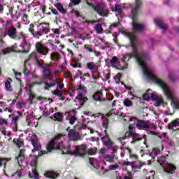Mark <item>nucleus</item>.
I'll list each match as a JSON object with an SVG mask.
<instances>
[{"label": "nucleus", "mask_w": 179, "mask_h": 179, "mask_svg": "<svg viewBox=\"0 0 179 179\" xmlns=\"http://www.w3.org/2000/svg\"><path fill=\"white\" fill-rule=\"evenodd\" d=\"M127 36L131 44L132 53H127L124 55L122 59V63L125 64L127 58H128V61H129L131 58H136L138 65H140V66L143 68L144 75H145V76H147V78H148L150 80H152V82H154L155 83H157V85H159V86H160V87H162V89L163 90L165 96H166L167 99L171 100L173 99V95L171 94V91L169 88H168L166 83H164V82H163L159 78L151 74L150 71H149V70L145 66V62L149 59V55L145 52H141L138 54V47L136 46V36L131 34H128Z\"/></svg>", "instance_id": "f257e3e1"}, {"label": "nucleus", "mask_w": 179, "mask_h": 179, "mask_svg": "<svg viewBox=\"0 0 179 179\" xmlns=\"http://www.w3.org/2000/svg\"><path fill=\"white\" fill-rule=\"evenodd\" d=\"M65 136V134L60 133L56 134L47 144V152H52V150H60L62 155H70L71 156H78L79 157H85L87 155V145L86 144H81L76 146L74 152L71 151V145H64V141L61 138Z\"/></svg>", "instance_id": "f03ea898"}, {"label": "nucleus", "mask_w": 179, "mask_h": 179, "mask_svg": "<svg viewBox=\"0 0 179 179\" xmlns=\"http://www.w3.org/2000/svg\"><path fill=\"white\" fill-rule=\"evenodd\" d=\"M102 118H103L102 122V127L105 129L103 134H105L104 136L101 138V141L103 143V145L108 148V149H111L113 146H114V142L111 141V138H110V135H108V132L107 131V129L108 128V125L110 124V120L108 118H104V115H101Z\"/></svg>", "instance_id": "7ed1b4c3"}, {"label": "nucleus", "mask_w": 179, "mask_h": 179, "mask_svg": "<svg viewBox=\"0 0 179 179\" xmlns=\"http://www.w3.org/2000/svg\"><path fill=\"white\" fill-rule=\"evenodd\" d=\"M31 45L30 44H26L24 46L20 45L17 47V43H14L11 48H6L1 50V55H6V54H10V52H22L23 54H27L30 51Z\"/></svg>", "instance_id": "20e7f679"}, {"label": "nucleus", "mask_w": 179, "mask_h": 179, "mask_svg": "<svg viewBox=\"0 0 179 179\" xmlns=\"http://www.w3.org/2000/svg\"><path fill=\"white\" fill-rule=\"evenodd\" d=\"M47 153L46 151H40L38 152V156L37 155H30L29 157H31V162H30V166L32 168V174L34 179H40V175L38 174V171H37V168L38 167V157L43 156V155H45Z\"/></svg>", "instance_id": "39448f33"}, {"label": "nucleus", "mask_w": 179, "mask_h": 179, "mask_svg": "<svg viewBox=\"0 0 179 179\" xmlns=\"http://www.w3.org/2000/svg\"><path fill=\"white\" fill-rule=\"evenodd\" d=\"M38 27H41L40 30L34 32V24H31L29 25V31L32 34L33 37H41L43 34H47V33H50L51 29L47 27L43 26V24H39Z\"/></svg>", "instance_id": "423d86ee"}, {"label": "nucleus", "mask_w": 179, "mask_h": 179, "mask_svg": "<svg viewBox=\"0 0 179 179\" xmlns=\"http://www.w3.org/2000/svg\"><path fill=\"white\" fill-rule=\"evenodd\" d=\"M75 90L76 92H78V94L76 97V99L79 100L81 106H83L86 103V101H87V97L85 96V94L87 93V91L86 90V87H85V85H79L74 89V90L73 91V93H75Z\"/></svg>", "instance_id": "0eeeda50"}, {"label": "nucleus", "mask_w": 179, "mask_h": 179, "mask_svg": "<svg viewBox=\"0 0 179 179\" xmlns=\"http://www.w3.org/2000/svg\"><path fill=\"white\" fill-rule=\"evenodd\" d=\"M93 9L100 15V16H108V8L104 3H99L93 6Z\"/></svg>", "instance_id": "6e6552de"}, {"label": "nucleus", "mask_w": 179, "mask_h": 179, "mask_svg": "<svg viewBox=\"0 0 179 179\" xmlns=\"http://www.w3.org/2000/svg\"><path fill=\"white\" fill-rule=\"evenodd\" d=\"M142 6V2L141 0H136V4L131 8V19L133 23H136L138 20V11L141 9Z\"/></svg>", "instance_id": "1a4fd4ad"}, {"label": "nucleus", "mask_w": 179, "mask_h": 179, "mask_svg": "<svg viewBox=\"0 0 179 179\" xmlns=\"http://www.w3.org/2000/svg\"><path fill=\"white\" fill-rule=\"evenodd\" d=\"M66 131H69L67 136L70 141L73 142H78V141H82V136L79 133H76V130L71 129L69 130V128L66 129Z\"/></svg>", "instance_id": "9d476101"}, {"label": "nucleus", "mask_w": 179, "mask_h": 179, "mask_svg": "<svg viewBox=\"0 0 179 179\" xmlns=\"http://www.w3.org/2000/svg\"><path fill=\"white\" fill-rule=\"evenodd\" d=\"M31 145L34 148L32 150V153H36V152H38L41 150V144L38 142V137L36 134H33L31 136Z\"/></svg>", "instance_id": "9b49d317"}, {"label": "nucleus", "mask_w": 179, "mask_h": 179, "mask_svg": "<svg viewBox=\"0 0 179 179\" xmlns=\"http://www.w3.org/2000/svg\"><path fill=\"white\" fill-rule=\"evenodd\" d=\"M118 61V57L116 56H114L110 59V64L113 68H115V69H118V71H124V69H127L128 68V63H127V61H125V63H122L123 65H121V64H119L118 66H115V64H117V62Z\"/></svg>", "instance_id": "f8f14e48"}, {"label": "nucleus", "mask_w": 179, "mask_h": 179, "mask_svg": "<svg viewBox=\"0 0 179 179\" xmlns=\"http://www.w3.org/2000/svg\"><path fill=\"white\" fill-rule=\"evenodd\" d=\"M36 50L38 54L41 55H48L50 49L47 48L44 44L41 43V42H37L35 45Z\"/></svg>", "instance_id": "ddd939ff"}, {"label": "nucleus", "mask_w": 179, "mask_h": 179, "mask_svg": "<svg viewBox=\"0 0 179 179\" xmlns=\"http://www.w3.org/2000/svg\"><path fill=\"white\" fill-rule=\"evenodd\" d=\"M57 85H59V82H58V80L54 79L52 78H49L48 81L45 83V89H46V90H50L51 87H54L57 86Z\"/></svg>", "instance_id": "4468645a"}, {"label": "nucleus", "mask_w": 179, "mask_h": 179, "mask_svg": "<svg viewBox=\"0 0 179 179\" xmlns=\"http://www.w3.org/2000/svg\"><path fill=\"white\" fill-rule=\"evenodd\" d=\"M131 138L132 141H131V143H136V142H139L142 141V139H144V145H146V134L141 136L139 134L134 133Z\"/></svg>", "instance_id": "2eb2a0df"}, {"label": "nucleus", "mask_w": 179, "mask_h": 179, "mask_svg": "<svg viewBox=\"0 0 179 179\" xmlns=\"http://www.w3.org/2000/svg\"><path fill=\"white\" fill-rule=\"evenodd\" d=\"M136 127L138 129H149V128H150V125H149L148 122L141 120H137Z\"/></svg>", "instance_id": "dca6fc26"}, {"label": "nucleus", "mask_w": 179, "mask_h": 179, "mask_svg": "<svg viewBox=\"0 0 179 179\" xmlns=\"http://www.w3.org/2000/svg\"><path fill=\"white\" fill-rule=\"evenodd\" d=\"M177 170V167L173 164L167 163L164 167V171L168 174H174Z\"/></svg>", "instance_id": "f3484780"}, {"label": "nucleus", "mask_w": 179, "mask_h": 179, "mask_svg": "<svg viewBox=\"0 0 179 179\" xmlns=\"http://www.w3.org/2000/svg\"><path fill=\"white\" fill-rule=\"evenodd\" d=\"M52 66V64H49L48 66H46L44 69H43V77L44 79L47 78H50L51 75L52 74V71H51V67Z\"/></svg>", "instance_id": "a211bd4d"}, {"label": "nucleus", "mask_w": 179, "mask_h": 179, "mask_svg": "<svg viewBox=\"0 0 179 179\" xmlns=\"http://www.w3.org/2000/svg\"><path fill=\"white\" fill-rule=\"evenodd\" d=\"M157 94L151 90H148L143 95V100H153L156 97Z\"/></svg>", "instance_id": "6ab92c4d"}, {"label": "nucleus", "mask_w": 179, "mask_h": 179, "mask_svg": "<svg viewBox=\"0 0 179 179\" xmlns=\"http://www.w3.org/2000/svg\"><path fill=\"white\" fill-rule=\"evenodd\" d=\"M34 85H36V83H31L29 85V104H33V100L36 97V94H34V92H33V90L31 89V87H33V86H34Z\"/></svg>", "instance_id": "aec40b11"}, {"label": "nucleus", "mask_w": 179, "mask_h": 179, "mask_svg": "<svg viewBox=\"0 0 179 179\" xmlns=\"http://www.w3.org/2000/svg\"><path fill=\"white\" fill-rule=\"evenodd\" d=\"M45 177L47 178H50V179H57V177H59V173L55 172L54 171H47L44 173Z\"/></svg>", "instance_id": "412c9836"}, {"label": "nucleus", "mask_w": 179, "mask_h": 179, "mask_svg": "<svg viewBox=\"0 0 179 179\" xmlns=\"http://www.w3.org/2000/svg\"><path fill=\"white\" fill-rule=\"evenodd\" d=\"M13 143L15 145V146L20 149L22 148H24V140L22 138H13Z\"/></svg>", "instance_id": "4be33fe9"}, {"label": "nucleus", "mask_w": 179, "mask_h": 179, "mask_svg": "<svg viewBox=\"0 0 179 179\" xmlns=\"http://www.w3.org/2000/svg\"><path fill=\"white\" fill-rule=\"evenodd\" d=\"M101 97H103V91H101V90L97 91L93 95V99H94V100H95V101H106V99H102Z\"/></svg>", "instance_id": "5701e85b"}, {"label": "nucleus", "mask_w": 179, "mask_h": 179, "mask_svg": "<svg viewBox=\"0 0 179 179\" xmlns=\"http://www.w3.org/2000/svg\"><path fill=\"white\" fill-rule=\"evenodd\" d=\"M133 30L135 31V33H139L141 31H143V30H145V26H143L142 24H136L133 23Z\"/></svg>", "instance_id": "b1692460"}, {"label": "nucleus", "mask_w": 179, "mask_h": 179, "mask_svg": "<svg viewBox=\"0 0 179 179\" xmlns=\"http://www.w3.org/2000/svg\"><path fill=\"white\" fill-rule=\"evenodd\" d=\"M15 159L17 160L19 166H20L23 163V160H24V149L20 150L19 155Z\"/></svg>", "instance_id": "393cba45"}, {"label": "nucleus", "mask_w": 179, "mask_h": 179, "mask_svg": "<svg viewBox=\"0 0 179 179\" xmlns=\"http://www.w3.org/2000/svg\"><path fill=\"white\" fill-rule=\"evenodd\" d=\"M124 6L122 5H115V10L116 12V16L117 19H120V17H122L123 14H122V8Z\"/></svg>", "instance_id": "a878e982"}, {"label": "nucleus", "mask_w": 179, "mask_h": 179, "mask_svg": "<svg viewBox=\"0 0 179 179\" xmlns=\"http://www.w3.org/2000/svg\"><path fill=\"white\" fill-rule=\"evenodd\" d=\"M155 101V107H160V106H162V104H163V103H164V100L163 99V97L160 96H155L154 99Z\"/></svg>", "instance_id": "bb28decb"}, {"label": "nucleus", "mask_w": 179, "mask_h": 179, "mask_svg": "<svg viewBox=\"0 0 179 179\" xmlns=\"http://www.w3.org/2000/svg\"><path fill=\"white\" fill-rule=\"evenodd\" d=\"M29 61H36V62H38V57L37 56V53L31 52L28 58L25 60V62L29 64Z\"/></svg>", "instance_id": "cd10ccee"}, {"label": "nucleus", "mask_w": 179, "mask_h": 179, "mask_svg": "<svg viewBox=\"0 0 179 179\" xmlns=\"http://www.w3.org/2000/svg\"><path fill=\"white\" fill-rule=\"evenodd\" d=\"M145 164H143L142 162H138L137 164L133 162V166H131L132 170H134V171H139L142 167H143Z\"/></svg>", "instance_id": "c85d7f7f"}, {"label": "nucleus", "mask_w": 179, "mask_h": 179, "mask_svg": "<svg viewBox=\"0 0 179 179\" xmlns=\"http://www.w3.org/2000/svg\"><path fill=\"white\" fill-rule=\"evenodd\" d=\"M52 120H54V121L62 122V121H64V115L60 112H57L56 113L53 114Z\"/></svg>", "instance_id": "c756f323"}, {"label": "nucleus", "mask_w": 179, "mask_h": 179, "mask_svg": "<svg viewBox=\"0 0 179 179\" xmlns=\"http://www.w3.org/2000/svg\"><path fill=\"white\" fill-rule=\"evenodd\" d=\"M52 94H55V96H57L59 97V100H62L64 101L65 100V98L64 97V94L62 93V91L59 90L58 88L55 90V91L52 92Z\"/></svg>", "instance_id": "7c9ffc66"}, {"label": "nucleus", "mask_w": 179, "mask_h": 179, "mask_svg": "<svg viewBox=\"0 0 179 179\" xmlns=\"http://www.w3.org/2000/svg\"><path fill=\"white\" fill-rule=\"evenodd\" d=\"M103 159L106 162H108V163H114V159H117V157H115V155L113 154H108L103 156Z\"/></svg>", "instance_id": "2f4dec72"}, {"label": "nucleus", "mask_w": 179, "mask_h": 179, "mask_svg": "<svg viewBox=\"0 0 179 179\" xmlns=\"http://www.w3.org/2000/svg\"><path fill=\"white\" fill-rule=\"evenodd\" d=\"M179 127V118L175 119L168 124V129H174V127Z\"/></svg>", "instance_id": "473e14b6"}, {"label": "nucleus", "mask_w": 179, "mask_h": 179, "mask_svg": "<svg viewBox=\"0 0 179 179\" xmlns=\"http://www.w3.org/2000/svg\"><path fill=\"white\" fill-rule=\"evenodd\" d=\"M160 149L155 148H153L152 152H150V156L152 157L153 160H155V156H157L158 155H160Z\"/></svg>", "instance_id": "72a5a7b5"}, {"label": "nucleus", "mask_w": 179, "mask_h": 179, "mask_svg": "<svg viewBox=\"0 0 179 179\" xmlns=\"http://www.w3.org/2000/svg\"><path fill=\"white\" fill-rule=\"evenodd\" d=\"M55 8H57V10L60 12V13H66V9L64 8V5L61 3H57L55 5Z\"/></svg>", "instance_id": "f704fd0d"}, {"label": "nucleus", "mask_w": 179, "mask_h": 179, "mask_svg": "<svg viewBox=\"0 0 179 179\" xmlns=\"http://www.w3.org/2000/svg\"><path fill=\"white\" fill-rule=\"evenodd\" d=\"M10 83H12V79L8 78L5 83V87L8 92H12V85Z\"/></svg>", "instance_id": "c9c22d12"}, {"label": "nucleus", "mask_w": 179, "mask_h": 179, "mask_svg": "<svg viewBox=\"0 0 179 179\" xmlns=\"http://www.w3.org/2000/svg\"><path fill=\"white\" fill-rule=\"evenodd\" d=\"M8 35L10 38H15L16 37V28L11 27L8 29Z\"/></svg>", "instance_id": "e433bc0d"}, {"label": "nucleus", "mask_w": 179, "mask_h": 179, "mask_svg": "<svg viewBox=\"0 0 179 179\" xmlns=\"http://www.w3.org/2000/svg\"><path fill=\"white\" fill-rule=\"evenodd\" d=\"M118 164H121V166L125 169L128 166H131V167H132L134 166V162L121 161L118 162Z\"/></svg>", "instance_id": "4c0bfd02"}, {"label": "nucleus", "mask_w": 179, "mask_h": 179, "mask_svg": "<svg viewBox=\"0 0 179 179\" xmlns=\"http://www.w3.org/2000/svg\"><path fill=\"white\" fill-rule=\"evenodd\" d=\"M70 27V29L71 30V34H78V23H73L71 24V25H69Z\"/></svg>", "instance_id": "58836bf2"}, {"label": "nucleus", "mask_w": 179, "mask_h": 179, "mask_svg": "<svg viewBox=\"0 0 179 179\" xmlns=\"http://www.w3.org/2000/svg\"><path fill=\"white\" fill-rule=\"evenodd\" d=\"M50 58L52 61H58L61 58V55L58 52L51 53Z\"/></svg>", "instance_id": "ea45409f"}, {"label": "nucleus", "mask_w": 179, "mask_h": 179, "mask_svg": "<svg viewBox=\"0 0 179 179\" xmlns=\"http://www.w3.org/2000/svg\"><path fill=\"white\" fill-rule=\"evenodd\" d=\"M71 66H73V68H82V63H80L79 59L74 60V62L71 64Z\"/></svg>", "instance_id": "a19ab883"}, {"label": "nucleus", "mask_w": 179, "mask_h": 179, "mask_svg": "<svg viewBox=\"0 0 179 179\" xmlns=\"http://www.w3.org/2000/svg\"><path fill=\"white\" fill-rule=\"evenodd\" d=\"M94 30L96 31L98 34H103V25H101V24H96L95 25Z\"/></svg>", "instance_id": "79ce46f5"}, {"label": "nucleus", "mask_w": 179, "mask_h": 179, "mask_svg": "<svg viewBox=\"0 0 179 179\" xmlns=\"http://www.w3.org/2000/svg\"><path fill=\"white\" fill-rule=\"evenodd\" d=\"M123 106H124V107H134V102H132L131 100L129 99H124L123 101Z\"/></svg>", "instance_id": "37998d69"}, {"label": "nucleus", "mask_w": 179, "mask_h": 179, "mask_svg": "<svg viewBox=\"0 0 179 179\" xmlns=\"http://www.w3.org/2000/svg\"><path fill=\"white\" fill-rule=\"evenodd\" d=\"M10 160V158L0 157V169L3 167V164L4 166H6V162H9Z\"/></svg>", "instance_id": "c03bdc74"}, {"label": "nucleus", "mask_w": 179, "mask_h": 179, "mask_svg": "<svg viewBox=\"0 0 179 179\" xmlns=\"http://www.w3.org/2000/svg\"><path fill=\"white\" fill-rule=\"evenodd\" d=\"M29 66H30V64L27 63V62H24L23 73L27 76L29 73Z\"/></svg>", "instance_id": "a18cd8bd"}, {"label": "nucleus", "mask_w": 179, "mask_h": 179, "mask_svg": "<svg viewBox=\"0 0 179 179\" xmlns=\"http://www.w3.org/2000/svg\"><path fill=\"white\" fill-rule=\"evenodd\" d=\"M20 119V117H19V116H15L13 117L12 119V124H14L16 129H17V125H19V120Z\"/></svg>", "instance_id": "49530a36"}, {"label": "nucleus", "mask_w": 179, "mask_h": 179, "mask_svg": "<svg viewBox=\"0 0 179 179\" xmlns=\"http://www.w3.org/2000/svg\"><path fill=\"white\" fill-rule=\"evenodd\" d=\"M156 27H158V29H161V30H167L168 27L164 24V23H156L155 24Z\"/></svg>", "instance_id": "de8ad7c7"}, {"label": "nucleus", "mask_w": 179, "mask_h": 179, "mask_svg": "<svg viewBox=\"0 0 179 179\" xmlns=\"http://www.w3.org/2000/svg\"><path fill=\"white\" fill-rule=\"evenodd\" d=\"M24 104H26L24 101H20L16 103V108L20 110V108H23V107H24Z\"/></svg>", "instance_id": "09e8293b"}, {"label": "nucleus", "mask_w": 179, "mask_h": 179, "mask_svg": "<svg viewBox=\"0 0 179 179\" xmlns=\"http://www.w3.org/2000/svg\"><path fill=\"white\" fill-rule=\"evenodd\" d=\"M84 49L86 50L88 52H93L94 50L92 48L90 45L85 44Z\"/></svg>", "instance_id": "8fccbe9b"}, {"label": "nucleus", "mask_w": 179, "mask_h": 179, "mask_svg": "<svg viewBox=\"0 0 179 179\" xmlns=\"http://www.w3.org/2000/svg\"><path fill=\"white\" fill-rule=\"evenodd\" d=\"M133 135H134V134H132L129 131H127L125 133L124 136L121 137V139H128V138H131V136L132 137Z\"/></svg>", "instance_id": "3c124183"}, {"label": "nucleus", "mask_w": 179, "mask_h": 179, "mask_svg": "<svg viewBox=\"0 0 179 179\" xmlns=\"http://www.w3.org/2000/svg\"><path fill=\"white\" fill-rule=\"evenodd\" d=\"M94 66H95V64L94 62H89L87 64V68L90 71H93V69L94 68Z\"/></svg>", "instance_id": "603ef678"}, {"label": "nucleus", "mask_w": 179, "mask_h": 179, "mask_svg": "<svg viewBox=\"0 0 179 179\" xmlns=\"http://www.w3.org/2000/svg\"><path fill=\"white\" fill-rule=\"evenodd\" d=\"M76 120H78V118L75 116H71L69 119V124H71V125H73V124H75Z\"/></svg>", "instance_id": "864d4df0"}, {"label": "nucleus", "mask_w": 179, "mask_h": 179, "mask_svg": "<svg viewBox=\"0 0 179 179\" xmlns=\"http://www.w3.org/2000/svg\"><path fill=\"white\" fill-rule=\"evenodd\" d=\"M0 125H8V120L0 117Z\"/></svg>", "instance_id": "5fc2aeb1"}, {"label": "nucleus", "mask_w": 179, "mask_h": 179, "mask_svg": "<svg viewBox=\"0 0 179 179\" xmlns=\"http://www.w3.org/2000/svg\"><path fill=\"white\" fill-rule=\"evenodd\" d=\"M14 176H17L18 178H20L22 177V171L20 169H18L15 173L12 175V177H13Z\"/></svg>", "instance_id": "6e6d98bb"}, {"label": "nucleus", "mask_w": 179, "mask_h": 179, "mask_svg": "<svg viewBox=\"0 0 179 179\" xmlns=\"http://www.w3.org/2000/svg\"><path fill=\"white\" fill-rule=\"evenodd\" d=\"M36 62H38V65L39 68H42V69H43L46 66L49 64L48 63H44V62L41 63V62H39L38 61Z\"/></svg>", "instance_id": "4d7b16f0"}, {"label": "nucleus", "mask_w": 179, "mask_h": 179, "mask_svg": "<svg viewBox=\"0 0 179 179\" xmlns=\"http://www.w3.org/2000/svg\"><path fill=\"white\" fill-rule=\"evenodd\" d=\"M129 156L130 159H135L136 160L138 159V155H136V154H134L133 151H131L130 154H129Z\"/></svg>", "instance_id": "13d9d810"}, {"label": "nucleus", "mask_w": 179, "mask_h": 179, "mask_svg": "<svg viewBox=\"0 0 179 179\" xmlns=\"http://www.w3.org/2000/svg\"><path fill=\"white\" fill-rule=\"evenodd\" d=\"M129 156L130 159H135L136 160L138 159V155H136V154H134L133 151H131L130 154H129Z\"/></svg>", "instance_id": "bf43d9fd"}, {"label": "nucleus", "mask_w": 179, "mask_h": 179, "mask_svg": "<svg viewBox=\"0 0 179 179\" xmlns=\"http://www.w3.org/2000/svg\"><path fill=\"white\" fill-rule=\"evenodd\" d=\"M22 84H20V89H19V92L17 93V96H16V99H19V96H21L22 95V93L23 92V90L22 89Z\"/></svg>", "instance_id": "052dcab7"}, {"label": "nucleus", "mask_w": 179, "mask_h": 179, "mask_svg": "<svg viewBox=\"0 0 179 179\" xmlns=\"http://www.w3.org/2000/svg\"><path fill=\"white\" fill-rule=\"evenodd\" d=\"M119 167L120 166H118V164L110 165L109 170H117V169H119Z\"/></svg>", "instance_id": "680f3d73"}, {"label": "nucleus", "mask_w": 179, "mask_h": 179, "mask_svg": "<svg viewBox=\"0 0 179 179\" xmlns=\"http://www.w3.org/2000/svg\"><path fill=\"white\" fill-rule=\"evenodd\" d=\"M120 149L121 150H128L129 155L132 152V149L129 148V147L122 146Z\"/></svg>", "instance_id": "e2e57ef3"}, {"label": "nucleus", "mask_w": 179, "mask_h": 179, "mask_svg": "<svg viewBox=\"0 0 179 179\" xmlns=\"http://www.w3.org/2000/svg\"><path fill=\"white\" fill-rule=\"evenodd\" d=\"M64 78H72V74L71 72L66 71L64 73Z\"/></svg>", "instance_id": "0e129e2a"}, {"label": "nucleus", "mask_w": 179, "mask_h": 179, "mask_svg": "<svg viewBox=\"0 0 179 179\" xmlns=\"http://www.w3.org/2000/svg\"><path fill=\"white\" fill-rule=\"evenodd\" d=\"M128 132H130L131 134H135L134 132V126L132 124H129V128H128Z\"/></svg>", "instance_id": "69168bd1"}, {"label": "nucleus", "mask_w": 179, "mask_h": 179, "mask_svg": "<svg viewBox=\"0 0 179 179\" xmlns=\"http://www.w3.org/2000/svg\"><path fill=\"white\" fill-rule=\"evenodd\" d=\"M163 22V20L160 17H156L154 19V23H162Z\"/></svg>", "instance_id": "338daca9"}, {"label": "nucleus", "mask_w": 179, "mask_h": 179, "mask_svg": "<svg viewBox=\"0 0 179 179\" xmlns=\"http://www.w3.org/2000/svg\"><path fill=\"white\" fill-rule=\"evenodd\" d=\"M71 1L74 5H79V3L81 2V0H71Z\"/></svg>", "instance_id": "774afa93"}]
</instances>
